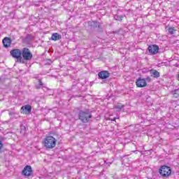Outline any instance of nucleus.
<instances>
[{
	"mask_svg": "<svg viewBox=\"0 0 179 179\" xmlns=\"http://www.w3.org/2000/svg\"><path fill=\"white\" fill-rule=\"evenodd\" d=\"M73 87H76V86H73Z\"/></svg>",
	"mask_w": 179,
	"mask_h": 179,
	"instance_id": "obj_24",
	"label": "nucleus"
},
{
	"mask_svg": "<svg viewBox=\"0 0 179 179\" xmlns=\"http://www.w3.org/2000/svg\"><path fill=\"white\" fill-rule=\"evenodd\" d=\"M178 90H175L173 92V97H175L176 99H178L179 96V94H178Z\"/></svg>",
	"mask_w": 179,
	"mask_h": 179,
	"instance_id": "obj_20",
	"label": "nucleus"
},
{
	"mask_svg": "<svg viewBox=\"0 0 179 179\" xmlns=\"http://www.w3.org/2000/svg\"><path fill=\"white\" fill-rule=\"evenodd\" d=\"M10 54L11 57H13L15 59H17V62H19L20 64H23V62H24L22 57V50L13 49L10 51Z\"/></svg>",
	"mask_w": 179,
	"mask_h": 179,
	"instance_id": "obj_3",
	"label": "nucleus"
},
{
	"mask_svg": "<svg viewBox=\"0 0 179 179\" xmlns=\"http://www.w3.org/2000/svg\"><path fill=\"white\" fill-rule=\"evenodd\" d=\"M22 111H25V113H31V106L29 105H26L21 108Z\"/></svg>",
	"mask_w": 179,
	"mask_h": 179,
	"instance_id": "obj_15",
	"label": "nucleus"
},
{
	"mask_svg": "<svg viewBox=\"0 0 179 179\" xmlns=\"http://www.w3.org/2000/svg\"><path fill=\"white\" fill-rule=\"evenodd\" d=\"M136 85L137 87H145L148 86V83H146V80L144 78H139L136 82Z\"/></svg>",
	"mask_w": 179,
	"mask_h": 179,
	"instance_id": "obj_8",
	"label": "nucleus"
},
{
	"mask_svg": "<svg viewBox=\"0 0 179 179\" xmlns=\"http://www.w3.org/2000/svg\"><path fill=\"white\" fill-rule=\"evenodd\" d=\"M21 57L24 61H30L33 58V54L29 48H24L21 50Z\"/></svg>",
	"mask_w": 179,
	"mask_h": 179,
	"instance_id": "obj_4",
	"label": "nucleus"
},
{
	"mask_svg": "<svg viewBox=\"0 0 179 179\" xmlns=\"http://www.w3.org/2000/svg\"><path fill=\"white\" fill-rule=\"evenodd\" d=\"M124 107H125V105L119 103V104L115 106L114 108H115V110H117V111H121V110H122V108H124Z\"/></svg>",
	"mask_w": 179,
	"mask_h": 179,
	"instance_id": "obj_16",
	"label": "nucleus"
},
{
	"mask_svg": "<svg viewBox=\"0 0 179 179\" xmlns=\"http://www.w3.org/2000/svg\"><path fill=\"white\" fill-rule=\"evenodd\" d=\"M3 148V143L2 141H0V153H2L3 151H2V149Z\"/></svg>",
	"mask_w": 179,
	"mask_h": 179,
	"instance_id": "obj_21",
	"label": "nucleus"
},
{
	"mask_svg": "<svg viewBox=\"0 0 179 179\" xmlns=\"http://www.w3.org/2000/svg\"><path fill=\"white\" fill-rule=\"evenodd\" d=\"M159 173L162 177H169L171 175V168L168 166H162L159 169Z\"/></svg>",
	"mask_w": 179,
	"mask_h": 179,
	"instance_id": "obj_5",
	"label": "nucleus"
},
{
	"mask_svg": "<svg viewBox=\"0 0 179 179\" xmlns=\"http://www.w3.org/2000/svg\"><path fill=\"white\" fill-rule=\"evenodd\" d=\"M43 146L46 149H54L57 146V138L52 136H48L44 138Z\"/></svg>",
	"mask_w": 179,
	"mask_h": 179,
	"instance_id": "obj_2",
	"label": "nucleus"
},
{
	"mask_svg": "<svg viewBox=\"0 0 179 179\" xmlns=\"http://www.w3.org/2000/svg\"><path fill=\"white\" fill-rule=\"evenodd\" d=\"M115 20H118V22H122V19H124V15H114Z\"/></svg>",
	"mask_w": 179,
	"mask_h": 179,
	"instance_id": "obj_17",
	"label": "nucleus"
},
{
	"mask_svg": "<svg viewBox=\"0 0 179 179\" xmlns=\"http://www.w3.org/2000/svg\"><path fill=\"white\" fill-rule=\"evenodd\" d=\"M2 43L5 48H9L12 44V39L9 37H5L3 39Z\"/></svg>",
	"mask_w": 179,
	"mask_h": 179,
	"instance_id": "obj_10",
	"label": "nucleus"
},
{
	"mask_svg": "<svg viewBox=\"0 0 179 179\" xmlns=\"http://www.w3.org/2000/svg\"><path fill=\"white\" fill-rule=\"evenodd\" d=\"M99 79H107L110 78V73L108 71H102L98 73Z\"/></svg>",
	"mask_w": 179,
	"mask_h": 179,
	"instance_id": "obj_9",
	"label": "nucleus"
},
{
	"mask_svg": "<svg viewBox=\"0 0 179 179\" xmlns=\"http://www.w3.org/2000/svg\"><path fill=\"white\" fill-rule=\"evenodd\" d=\"M61 38H62V36L58 33H54L52 34L51 40L53 41H58V40H61Z\"/></svg>",
	"mask_w": 179,
	"mask_h": 179,
	"instance_id": "obj_13",
	"label": "nucleus"
},
{
	"mask_svg": "<svg viewBox=\"0 0 179 179\" xmlns=\"http://www.w3.org/2000/svg\"><path fill=\"white\" fill-rule=\"evenodd\" d=\"M168 31H169V34H174V31H176V28L169 27V28H168Z\"/></svg>",
	"mask_w": 179,
	"mask_h": 179,
	"instance_id": "obj_19",
	"label": "nucleus"
},
{
	"mask_svg": "<svg viewBox=\"0 0 179 179\" xmlns=\"http://www.w3.org/2000/svg\"><path fill=\"white\" fill-rule=\"evenodd\" d=\"M34 37L31 34H27L23 39H22V43L24 44H30L33 41V39Z\"/></svg>",
	"mask_w": 179,
	"mask_h": 179,
	"instance_id": "obj_11",
	"label": "nucleus"
},
{
	"mask_svg": "<svg viewBox=\"0 0 179 179\" xmlns=\"http://www.w3.org/2000/svg\"><path fill=\"white\" fill-rule=\"evenodd\" d=\"M36 89H43V82H41V80H39L38 84L36 85L35 86Z\"/></svg>",
	"mask_w": 179,
	"mask_h": 179,
	"instance_id": "obj_18",
	"label": "nucleus"
},
{
	"mask_svg": "<svg viewBox=\"0 0 179 179\" xmlns=\"http://www.w3.org/2000/svg\"><path fill=\"white\" fill-rule=\"evenodd\" d=\"M148 51L152 55H156L159 52V46L157 45H151L148 46Z\"/></svg>",
	"mask_w": 179,
	"mask_h": 179,
	"instance_id": "obj_7",
	"label": "nucleus"
},
{
	"mask_svg": "<svg viewBox=\"0 0 179 179\" xmlns=\"http://www.w3.org/2000/svg\"><path fill=\"white\" fill-rule=\"evenodd\" d=\"M22 174L25 177H30V176L33 174V169H31V166L27 165L22 170Z\"/></svg>",
	"mask_w": 179,
	"mask_h": 179,
	"instance_id": "obj_6",
	"label": "nucleus"
},
{
	"mask_svg": "<svg viewBox=\"0 0 179 179\" xmlns=\"http://www.w3.org/2000/svg\"><path fill=\"white\" fill-rule=\"evenodd\" d=\"M118 119V117H115L112 120V121H115V120Z\"/></svg>",
	"mask_w": 179,
	"mask_h": 179,
	"instance_id": "obj_23",
	"label": "nucleus"
},
{
	"mask_svg": "<svg viewBox=\"0 0 179 179\" xmlns=\"http://www.w3.org/2000/svg\"><path fill=\"white\" fill-rule=\"evenodd\" d=\"M89 26H90V27H92L93 29H96L98 27V29H100V27H101V25L97 22V21H90L88 22Z\"/></svg>",
	"mask_w": 179,
	"mask_h": 179,
	"instance_id": "obj_12",
	"label": "nucleus"
},
{
	"mask_svg": "<svg viewBox=\"0 0 179 179\" xmlns=\"http://www.w3.org/2000/svg\"><path fill=\"white\" fill-rule=\"evenodd\" d=\"M150 73L151 76H153L155 78H160V73H159L157 70L151 69Z\"/></svg>",
	"mask_w": 179,
	"mask_h": 179,
	"instance_id": "obj_14",
	"label": "nucleus"
},
{
	"mask_svg": "<svg viewBox=\"0 0 179 179\" xmlns=\"http://www.w3.org/2000/svg\"><path fill=\"white\" fill-rule=\"evenodd\" d=\"M92 118H93V115H92V111L89 109L79 111L78 120H80L81 122H83L84 124L90 122V121H92Z\"/></svg>",
	"mask_w": 179,
	"mask_h": 179,
	"instance_id": "obj_1",
	"label": "nucleus"
},
{
	"mask_svg": "<svg viewBox=\"0 0 179 179\" xmlns=\"http://www.w3.org/2000/svg\"><path fill=\"white\" fill-rule=\"evenodd\" d=\"M146 80H147V82H150V80H151L150 77H147Z\"/></svg>",
	"mask_w": 179,
	"mask_h": 179,
	"instance_id": "obj_22",
	"label": "nucleus"
}]
</instances>
